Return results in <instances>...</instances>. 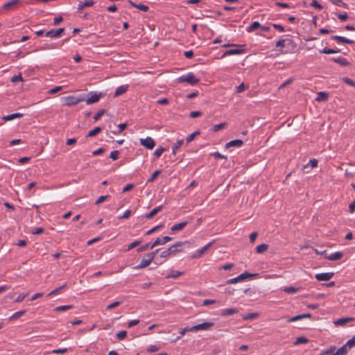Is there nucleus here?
<instances>
[{"mask_svg":"<svg viewBox=\"0 0 355 355\" xmlns=\"http://www.w3.org/2000/svg\"><path fill=\"white\" fill-rule=\"evenodd\" d=\"M177 80L178 83H187L192 86L198 85L200 82V79L196 78L192 72L180 76Z\"/></svg>","mask_w":355,"mask_h":355,"instance_id":"f257e3e1","label":"nucleus"},{"mask_svg":"<svg viewBox=\"0 0 355 355\" xmlns=\"http://www.w3.org/2000/svg\"><path fill=\"white\" fill-rule=\"evenodd\" d=\"M140 144L145 148L152 150L155 146V141L150 137H147L145 139H140Z\"/></svg>","mask_w":355,"mask_h":355,"instance_id":"f03ea898","label":"nucleus"},{"mask_svg":"<svg viewBox=\"0 0 355 355\" xmlns=\"http://www.w3.org/2000/svg\"><path fill=\"white\" fill-rule=\"evenodd\" d=\"M61 101L63 105L71 106L77 104L80 100L75 96H66L63 97Z\"/></svg>","mask_w":355,"mask_h":355,"instance_id":"7ed1b4c3","label":"nucleus"},{"mask_svg":"<svg viewBox=\"0 0 355 355\" xmlns=\"http://www.w3.org/2000/svg\"><path fill=\"white\" fill-rule=\"evenodd\" d=\"M318 161L316 159H312L309 161V162L306 164H304L302 167V171L304 173H308L310 171L315 168L318 166Z\"/></svg>","mask_w":355,"mask_h":355,"instance_id":"20e7f679","label":"nucleus"},{"mask_svg":"<svg viewBox=\"0 0 355 355\" xmlns=\"http://www.w3.org/2000/svg\"><path fill=\"white\" fill-rule=\"evenodd\" d=\"M106 95L105 92H90V104L97 103L101 97Z\"/></svg>","mask_w":355,"mask_h":355,"instance_id":"39448f33","label":"nucleus"},{"mask_svg":"<svg viewBox=\"0 0 355 355\" xmlns=\"http://www.w3.org/2000/svg\"><path fill=\"white\" fill-rule=\"evenodd\" d=\"M172 239H173L168 236H164L162 239L157 238V239L154 241V243H152V245L150 246V249L154 248L155 246H157L158 245H164L167 242L172 241Z\"/></svg>","mask_w":355,"mask_h":355,"instance_id":"423d86ee","label":"nucleus"},{"mask_svg":"<svg viewBox=\"0 0 355 355\" xmlns=\"http://www.w3.org/2000/svg\"><path fill=\"white\" fill-rule=\"evenodd\" d=\"M64 28H60L58 29H52L46 33V36L49 37H60L61 34L64 32Z\"/></svg>","mask_w":355,"mask_h":355,"instance_id":"0eeeda50","label":"nucleus"},{"mask_svg":"<svg viewBox=\"0 0 355 355\" xmlns=\"http://www.w3.org/2000/svg\"><path fill=\"white\" fill-rule=\"evenodd\" d=\"M214 243V241L212 242H210L209 243H207L205 246H204L203 248H202L200 250H198L192 256H191V258L192 259H196V258H199L200 257L202 256V254L205 252V251H207L211 246V245Z\"/></svg>","mask_w":355,"mask_h":355,"instance_id":"6e6552de","label":"nucleus"},{"mask_svg":"<svg viewBox=\"0 0 355 355\" xmlns=\"http://www.w3.org/2000/svg\"><path fill=\"white\" fill-rule=\"evenodd\" d=\"M186 243H187V241H186ZM184 243H185V242L179 241L175 243L174 245H171L170 248H168V250H171L170 251L171 254L175 255L176 253L182 252V250L180 249L179 248L182 246Z\"/></svg>","mask_w":355,"mask_h":355,"instance_id":"1a4fd4ad","label":"nucleus"},{"mask_svg":"<svg viewBox=\"0 0 355 355\" xmlns=\"http://www.w3.org/2000/svg\"><path fill=\"white\" fill-rule=\"evenodd\" d=\"M333 272L319 273L315 275V279L318 281H328L334 276Z\"/></svg>","mask_w":355,"mask_h":355,"instance_id":"9d476101","label":"nucleus"},{"mask_svg":"<svg viewBox=\"0 0 355 355\" xmlns=\"http://www.w3.org/2000/svg\"><path fill=\"white\" fill-rule=\"evenodd\" d=\"M331 39L338 42V43H345V44H354L355 43V42L352 40H349L345 37L338 36V35H333L331 37Z\"/></svg>","mask_w":355,"mask_h":355,"instance_id":"9b49d317","label":"nucleus"},{"mask_svg":"<svg viewBox=\"0 0 355 355\" xmlns=\"http://www.w3.org/2000/svg\"><path fill=\"white\" fill-rule=\"evenodd\" d=\"M152 259L150 258V257H146V255L141 259V263L135 266V269H141L144 268L150 265V263L152 262Z\"/></svg>","mask_w":355,"mask_h":355,"instance_id":"f8f14e48","label":"nucleus"},{"mask_svg":"<svg viewBox=\"0 0 355 355\" xmlns=\"http://www.w3.org/2000/svg\"><path fill=\"white\" fill-rule=\"evenodd\" d=\"M243 144V141L241 139H234L227 142L225 144V148L228 149L232 147L239 148Z\"/></svg>","mask_w":355,"mask_h":355,"instance_id":"ddd939ff","label":"nucleus"},{"mask_svg":"<svg viewBox=\"0 0 355 355\" xmlns=\"http://www.w3.org/2000/svg\"><path fill=\"white\" fill-rule=\"evenodd\" d=\"M329 94L325 92H320L317 94L315 101L318 102H325L328 100Z\"/></svg>","mask_w":355,"mask_h":355,"instance_id":"4468645a","label":"nucleus"},{"mask_svg":"<svg viewBox=\"0 0 355 355\" xmlns=\"http://www.w3.org/2000/svg\"><path fill=\"white\" fill-rule=\"evenodd\" d=\"M163 209V206L160 205L156 208H154L151 211H150L148 214H146L145 218L146 219H150L153 218L157 214H158L159 211H161Z\"/></svg>","mask_w":355,"mask_h":355,"instance_id":"2eb2a0df","label":"nucleus"},{"mask_svg":"<svg viewBox=\"0 0 355 355\" xmlns=\"http://www.w3.org/2000/svg\"><path fill=\"white\" fill-rule=\"evenodd\" d=\"M19 2V0H10L8 2L6 3L3 8L4 10H12L13 9Z\"/></svg>","mask_w":355,"mask_h":355,"instance_id":"dca6fc26","label":"nucleus"},{"mask_svg":"<svg viewBox=\"0 0 355 355\" xmlns=\"http://www.w3.org/2000/svg\"><path fill=\"white\" fill-rule=\"evenodd\" d=\"M214 324L212 322H205L197 324L198 330V331H200V330L207 331V330L209 329L210 328H211L214 326Z\"/></svg>","mask_w":355,"mask_h":355,"instance_id":"f3484780","label":"nucleus"},{"mask_svg":"<svg viewBox=\"0 0 355 355\" xmlns=\"http://www.w3.org/2000/svg\"><path fill=\"white\" fill-rule=\"evenodd\" d=\"M331 60L343 67H347L350 64V63L345 58L343 57L333 58Z\"/></svg>","mask_w":355,"mask_h":355,"instance_id":"a211bd4d","label":"nucleus"},{"mask_svg":"<svg viewBox=\"0 0 355 355\" xmlns=\"http://www.w3.org/2000/svg\"><path fill=\"white\" fill-rule=\"evenodd\" d=\"M129 3L134 8H138L139 10H141V11H144V12H147L149 10V8L148 6L144 5V4H137L136 3L133 2L131 0H129L128 1Z\"/></svg>","mask_w":355,"mask_h":355,"instance_id":"6ab92c4d","label":"nucleus"},{"mask_svg":"<svg viewBox=\"0 0 355 355\" xmlns=\"http://www.w3.org/2000/svg\"><path fill=\"white\" fill-rule=\"evenodd\" d=\"M23 116H24V114L21 113H14V114H11L3 116L2 119L4 121H11V120L17 119V118H21Z\"/></svg>","mask_w":355,"mask_h":355,"instance_id":"aec40b11","label":"nucleus"},{"mask_svg":"<svg viewBox=\"0 0 355 355\" xmlns=\"http://www.w3.org/2000/svg\"><path fill=\"white\" fill-rule=\"evenodd\" d=\"M343 253L340 252H334L329 256H325L324 257L331 261L339 260L343 257Z\"/></svg>","mask_w":355,"mask_h":355,"instance_id":"412c9836","label":"nucleus"},{"mask_svg":"<svg viewBox=\"0 0 355 355\" xmlns=\"http://www.w3.org/2000/svg\"><path fill=\"white\" fill-rule=\"evenodd\" d=\"M311 317V313H305V314H301V315H295L293 318H291L289 319H288V322H295V321H297V320H301V319H303V318H310Z\"/></svg>","mask_w":355,"mask_h":355,"instance_id":"4be33fe9","label":"nucleus"},{"mask_svg":"<svg viewBox=\"0 0 355 355\" xmlns=\"http://www.w3.org/2000/svg\"><path fill=\"white\" fill-rule=\"evenodd\" d=\"M187 224H188V222H187V221H184V222L175 224L171 227V230L173 231V232L182 230L183 228H184L187 226Z\"/></svg>","mask_w":355,"mask_h":355,"instance_id":"5701e85b","label":"nucleus"},{"mask_svg":"<svg viewBox=\"0 0 355 355\" xmlns=\"http://www.w3.org/2000/svg\"><path fill=\"white\" fill-rule=\"evenodd\" d=\"M128 88V85H121L118 87L114 92V96H119L123 94Z\"/></svg>","mask_w":355,"mask_h":355,"instance_id":"b1692460","label":"nucleus"},{"mask_svg":"<svg viewBox=\"0 0 355 355\" xmlns=\"http://www.w3.org/2000/svg\"><path fill=\"white\" fill-rule=\"evenodd\" d=\"M243 51H244V49H238V48L234 49H230V50L226 51L223 53V55L240 54V53H243Z\"/></svg>","mask_w":355,"mask_h":355,"instance_id":"393cba45","label":"nucleus"},{"mask_svg":"<svg viewBox=\"0 0 355 355\" xmlns=\"http://www.w3.org/2000/svg\"><path fill=\"white\" fill-rule=\"evenodd\" d=\"M239 311L236 309L230 308V309H225L222 311L221 315L223 316L233 315L235 313H237Z\"/></svg>","mask_w":355,"mask_h":355,"instance_id":"a878e982","label":"nucleus"},{"mask_svg":"<svg viewBox=\"0 0 355 355\" xmlns=\"http://www.w3.org/2000/svg\"><path fill=\"white\" fill-rule=\"evenodd\" d=\"M268 248V245L266 243L261 244L256 247V252L258 254L266 252Z\"/></svg>","mask_w":355,"mask_h":355,"instance_id":"bb28decb","label":"nucleus"},{"mask_svg":"<svg viewBox=\"0 0 355 355\" xmlns=\"http://www.w3.org/2000/svg\"><path fill=\"white\" fill-rule=\"evenodd\" d=\"M227 123L224 122V123H219V124H216V125H214L212 128H211V130L214 132H218L223 128H225V127H227Z\"/></svg>","mask_w":355,"mask_h":355,"instance_id":"cd10ccee","label":"nucleus"},{"mask_svg":"<svg viewBox=\"0 0 355 355\" xmlns=\"http://www.w3.org/2000/svg\"><path fill=\"white\" fill-rule=\"evenodd\" d=\"M184 140L181 139L178 141L173 146H172V153L171 154L175 155L177 153L178 149L183 144Z\"/></svg>","mask_w":355,"mask_h":355,"instance_id":"c85d7f7f","label":"nucleus"},{"mask_svg":"<svg viewBox=\"0 0 355 355\" xmlns=\"http://www.w3.org/2000/svg\"><path fill=\"white\" fill-rule=\"evenodd\" d=\"M25 313H26L25 310H21V311H17V312L15 313L12 316L10 317L9 320H17V319L19 318L20 317H21L22 315H24Z\"/></svg>","mask_w":355,"mask_h":355,"instance_id":"c756f323","label":"nucleus"},{"mask_svg":"<svg viewBox=\"0 0 355 355\" xmlns=\"http://www.w3.org/2000/svg\"><path fill=\"white\" fill-rule=\"evenodd\" d=\"M258 276H259V274H257V273L252 274V273H249L248 272H245L241 274L240 275H239L241 281L244 280L245 279H246L248 277H258Z\"/></svg>","mask_w":355,"mask_h":355,"instance_id":"7c9ffc66","label":"nucleus"},{"mask_svg":"<svg viewBox=\"0 0 355 355\" xmlns=\"http://www.w3.org/2000/svg\"><path fill=\"white\" fill-rule=\"evenodd\" d=\"M168 147L159 146L153 153V155H162L164 153L168 151Z\"/></svg>","mask_w":355,"mask_h":355,"instance_id":"2f4dec72","label":"nucleus"},{"mask_svg":"<svg viewBox=\"0 0 355 355\" xmlns=\"http://www.w3.org/2000/svg\"><path fill=\"white\" fill-rule=\"evenodd\" d=\"M261 24L259 21H254L250 26H249L247 28L248 32H252L255 31L257 28H260Z\"/></svg>","mask_w":355,"mask_h":355,"instance_id":"473e14b6","label":"nucleus"},{"mask_svg":"<svg viewBox=\"0 0 355 355\" xmlns=\"http://www.w3.org/2000/svg\"><path fill=\"white\" fill-rule=\"evenodd\" d=\"M354 320V318H343L337 320L335 322V324L337 325H343V324H345L346 322H347L349 321H352Z\"/></svg>","mask_w":355,"mask_h":355,"instance_id":"72a5a7b5","label":"nucleus"},{"mask_svg":"<svg viewBox=\"0 0 355 355\" xmlns=\"http://www.w3.org/2000/svg\"><path fill=\"white\" fill-rule=\"evenodd\" d=\"M300 288H295L293 286H286L283 288V291L288 294L295 293L298 291Z\"/></svg>","mask_w":355,"mask_h":355,"instance_id":"f704fd0d","label":"nucleus"},{"mask_svg":"<svg viewBox=\"0 0 355 355\" xmlns=\"http://www.w3.org/2000/svg\"><path fill=\"white\" fill-rule=\"evenodd\" d=\"M309 342V340L305 338V337H298L297 338V339L295 340V341L294 342V345H300V344H305V343H307Z\"/></svg>","mask_w":355,"mask_h":355,"instance_id":"c9c22d12","label":"nucleus"},{"mask_svg":"<svg viewBox=\"0 0 355 355\" xmlns=\"http://www.w3.org/2000/svg\"><path fill=\"white\" fill-rule=\"evenodd\" d=\"M320 52L321 53L331 54V53H338L339 50H336V49H329V48L325 47L323 49L320 50Z\"/></svg>","mask_w":355,"mask_h":355,"instance_id":"e433bc0d","label":"nucleus"},{"mask_svg":"<svg viewBox=\"0 0 355 355\" xmlns=\"http://www.w3.org/2000/svg\"><path fill=\"white\" fill-rule=\"evenodd\" d=\"M355 346V336H353L351 339H349L345 345H344L343 347H346V350H347V348H352Z\"/></svg>","mask_w":355,"mask_h":355,"instance_id":"4c0bfd02","label":"nucleus"},{"mask_svg":"<svg viewBox=\"0 0 355 355\" xmlns=\"http://www.w3.org/2000/svg\"><path fill=\"white\" fill-rule=\"evenodd\" d=\"M183 274H184L183 272L172 270L171 272L169 275H168L166 277V278H177L178 277H179Z\"/></svg>","mask_w":355,"mask_h":355,"instance_id":"58836bf2","label":"nucleus"},{"mask_svg":"<svg viewBox=\"0 0 355 355\" xmlns=\"http://www.w3.org/2000/svg\"><path fill=\"white\" fill-rule=\"evenodd\" d=\"M66 286H67V284H65L54 289L53 291H52L51 292H50L49 293L48 296H51V295L60 293L61 292V291L63 290Z\"/></svg>","mask_w":355,"mask_h":355,"instance_id":"ea45409f","label":"nucleus"},{"mask_svg":"<svg viewBox=\"0 0 355 355\" xmlns=\"http://www.w3.org/2000/svg\"><path fill=\"white\" fill-rule=\"evenodd\" d=\"M200 134V131L197 130L193 132L192 134L189 135L186 139L187 144L191 142L196 136L199 135Z\"/></svg>","mask_w":355,"mask_h":355,"instance_id":"a19ab883","label":"nucleus"},{"mask_svg":"<svg viewBox=\"0 0 355 355\" xmlns=\"http://www.w3.org/2000/svg\"><path fill=\"white\" fill-rule=\"evenodd\" d=\"M333 4L338 6L347 7V4L343 1V0H329Z\"/></svg>","mask_w":355,"mask_h":355,"instance_id":"79ce46f5","label":"nucleus"},{"mask_svg":"<svg viewBox=\"0 0 355 355\" xmlns=\"http://www.w3.org/2000/svg\"><path fill=\"white\" fill-rule=\"evenodd\" d=\"M72 308V305H64V306H57L54 311H64L69 309H71Z\"/></svg>","mask_w":355,"mask_h":355,"instance_id":"37998d69","label":"nucleus"},{"mask_svg":"<svg viewBox=\"0 0 355 355\" xmlns=\"http://www.w3.org/2000/svg\"><path fill=\"white\" fill-rule=\"evenodd\" d=\"M286 41L288 42L289 43H291L293 42L291 40H280L278 42H277L276 47H284Z\"/></svg>","mask_w":355,"mask_h":355,"instance_id":"c03bdc74","label":"nucleus"},{"mask_svg":"<svg viewBox=\"0 0 355 355\" xmlns=\"http://www.w3.org/2000/svg\"><path fill=\"white\" fill-rule=\"evenodd\" d=\"M347 350L345 347H341L333 355H347Z\"/></svg>","mask_w":355,"mask_h":355,"instance_id":"a18cd8bd","label":"nucleus"},{"mask_svg":"<svg viewBox=\"0 0 355 355\" xmlns=\"http://www.w3.org/2000/svg\"><path fill=\"white\" fill-rule=\"evenodd\" d=\"M161 170L155 171L151 175V177L148 180V182H153L155 179L161 173Z\"/></svg>","mask_w":355,"mask_h":355,"instance_id":"49530a36","label":"nucleus"},{"mask_svg":"<svg viewBox=\"0 0 355 355\" xmlns=\"http://www.w3.org/2000/svg\"><path fill=\"white\" fill-rule=\"evenodd\" d=\"M342 80L344 83H345L347 85H351L352 87H355V81H354L353 80L350 79L349 78L343 77V78H342Z\"/></svg>","mask_w":355,"mask_h":355,"instance_id":"de8ad7c7","label":"nucleus"},{"mask_svg":"<svg viewBox=\"0 0 355 355\" xmlns=\"http://www.w3.org/2000/svg\"><path fill=\"white\" fill-rule=\"evenodd\" d=\"M259 316V313H252L243 317V320H253Z\"/></svg>","mask_w":355,"mask_h":355,"instance_id":"09e8293b","label":"nucleus"},{"mask_svg":"<svg viewBox=\"0 0 355 355\" xmlns=\"http://www.w3.org/2000/svg\"><path fill=\"white\" fill-rule=\"evenodd\" d=\"M336 349V347L331 346L327 350L323 352L321 355H329V354H334V351Z\"/></svg>","mask_w":355,"mask_h":355,"instance_id":"8fccbe9b","label":"nucleus"},{"mask_svg":"<svg viewBox=\"0 0 355 355\" xmlns=\"http://www.w3.org/2000/svg\"><path fill=\"white\" fill-rule=\"evenodd\" d=\"M18 81H21V82L24 81V79H23L22 76H21V75L20 73L18 74V75L12 76V78H11V82L12 83H17Z\"/></svg>","mask_w":355,"mask_h":355,"instance_id":"3c124183","label":"nucleus"},{"mask_svg":"<svg viewBox=\"0 0 355 355\" xmlns=\"http://www.w3.org/2000/svg\"><path fill=\"white\" fill-rule=\"evenodd\" d=\"M247 87H248L243 83H242L241 84L236 87V92L237 93H241L243 91H245L247 89Z\"/></svg>","mask_w":355,"mask_h":355,"instance_id":"603ef678","label":"nucleus"},{"mask_svg":"<svg viewBox=\"0 0 355 355\" xmlns=\"http://www.w3.org/2000/svg\"><path fill=\"white\" fill-rule=\"evenodd\" d=\"M141 243L140 241H135L128 245L127 250L130 251L132 249L135 248V247L138 246Z\"/></svg>","mask_w":355,"mask_h":355,"instance_id":"864d4df0","label":"nucleus"},{"mask_svg":"<svg viewBox=\"0 0 355 355\" xmlns=\"http://www.w3.org/2000/svg\"><path fill=\"white\" fill-rule=\"evenodd\" d=\"M105 112V110L103 109L98 112L96 114L94 115V119L95 121H97Z\"/></svg>","mask_w":355,"mask_h":355,"instance_id":"5fc2aeb1","label":"nucleus"},{"mask_svg":"<svg viewBox=\"0 0 355 355\" xmlns=\"http://www.w3.org/2000/svg\"><path fill=\"white\" fill-rule=\"evenodd\" d=\"M126 336H127V331H121L116 334V338L121 340L124 339L126 337Z\"/></svg>","mask_w":355,"mask_h":355,"instance_id":"6e6d98bb","label":"nucleus"},{"mask_svg":"<svg viewBox=\"0 0 355 355\" xmlns=\"http://www.w3.org/2000/svg\"><path fill=\"white\" fill-rule=\"evenodd\" d=\"M311 6L312 7H314L318 10H322V6L320 3H319L317 0H313L312 2L311 3Z\"/></svg>","mask_w":355,"mask_h":355,"instance_id":"4d7b16f0","label":"nucleus"},{"mask_svg":"<svg viewBox=\"0 0 355 355\" xmlns=\"http://www.w3.org/2000/svg\"><path fill=\"white\" fill-rule=\"evenodd\" d=\"M108 198H110V196H108V195H107V196H102L99 197L97 199V200L96 201L95 204L96 205H99V204L103 202Z\"/></svg>","mask_w":355,"mask_h":355,"instance_id":"13d9d810","label":"nucleus"},{"mask_svg":"<svg viewBox=\"0 0 355 355\" xmlns=\"http://www.w3.org/2000/svg\"><path fill=\"white\" fill-rule=\"evenodd\" d=\"M170 250H165L164 251H162L160 254V257H163V258H168L169 257L171 254V252H170Z\"/></svg>","mask_w":355,"mask_h":355,"instance_id":"bf43d9fd","label":"nucleus"},{"mask_svg":"<svg viewBox=\"0 0 355 355\" xmlns=\"http://www.w3.org/2000/svg\"><path fill=\"white\" fill-rule=\"evenodd\" d=\"M202 115V112L200 111H193L189 114V116L191 118L198 117Z\"/></svg>","mask_w":355,"mask_h":355,"instance_id":"052dcab7","label":"nucleus"},{"mask_svg":"<svg viewBox=\"0 0 355 355\" xmlns=\"http://www.w3.org/2000/svg\"><path fill=\"white\" fill-rule=\"evenodd\" d=\"M239 282H241L240 279H239V277H234V278H232V279H228L226 283L227 284H236Z\"/></svg>","mask_w":355,"mask_h":355,"instance_id":"680f3d73","label":"nucleus"},{"mask_svg":"<svg viewBox=\"0 0 355 355\" xmlns=\"http://www.w3.org/2000/svg\"><path fill=\"white\" fill-rule=\"evenodd\" d=\"M293 81V78H289L288 80H287L286 82L283 83L279 87V89H282V88H284L286 87L287 85H290L291 83H292Z\"/></svg>","mask_w":355,"mask_h":355,"instance_id":"e2e57ef3","label":"nucleus"},{"mask_svg":"<svg viewBox=\"0 0 355 355\" xmlns=\"http://www.w3.org/2000/svg\"><path fill=\"white\" fill-rule=\"evenodd\" d=\"M62 87L58 86V87H55L51 89H50L49 93L51 94H54L60 92V90H62Z\"/></svg>","mask_w":355,"mask_h":355,"instance_id":"0e129e2a","label":"nucleus"},{"mask_svg":"<svg viewBox=\"0 0 355 355\" xmlns=\"http://www.w3.org/2000/svg\"><path fill=\"white\" fill-rule=\"evenodd\" d=\"M257 236H258V234L257 232H254L251 233L249 236L250 243H254V241L256 240Z\"/></svg>","mask_w":355,"mask_h":355,"instance_id":"69168bd1","label":"nucleus"},{"mask_svg":"<svg viewBox=\"0 0 355 355\" xmlns=\"http://www.w3.org/2000/svg\"><path fill=\"white\" fill-rule=\"evenodd\" d=\"M101 130V128L100 127H96L92 130H90V137L96 135Z\"/></svg>","mask_w":355,"mask_h":355,"instance_id":"338daca9","label":"nucleus"},{"mask_svg":"<svg viewBox=\"0 0 355 355\" xmlns=\"http://www.w3.org/2000/svg\"><path fill=\"white\" fill-rule=\"evenodd\" d=\"M337 17L339 19H340L343 21H345L348 18V15L346 12H345L343 14H338V15H337Z\"/></svg>","mask_w":355,"mask_h":355,"instance_id":"774afa93","label":"nucleus"}]
</instances>
